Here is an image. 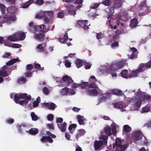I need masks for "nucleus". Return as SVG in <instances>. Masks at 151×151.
I'll use <instances>...</instances> for the list:
<instances>
[{
  "label": "nucleus",
  "mask_w": 151,
  "mask_h": 151,
  "mask_svg": "<svg viewBox=\"0 0 151 151\" xmlns=\"http://www.w3.org/2000/svg\"><path fill=\"white\" fill-rule=\"evenodd\" d=\"M31 96L26 93L16 94L14 96V100L17 104H19L21 105L26 106L27 105L29 101L31 100Z\"/></svg>",
  "instance_id": "obj_1"
},
{
  "label": "nucleus",
  "mask_w": 151,
  "mask_h": 151,
  "mask_svg": "<svg viewBox=\"0 0 151 151\" xmlns=\"http://www.w3.org/2000/svg\"><path fill=\"white\" fill-rule=\"evenodd\" d=\"M108 136L106 135H102L100 139L102 141H96L94 143V147L95 150L99 149L103 145H106L107 143V139Z\"/></svg>",
  "instance_id": "obj_2"
},
{
  "label": "nucleus",
  "mask_w": 151,
  "mask_h": 151,
  "mask_svg": "<svg viewBox=\"0 0 151 151\" xmlns=\"http://www.w3.org/2000/svg\"><path fill=\"white\" fill-rule=\"evenodd\" d=\"M127 147L125 145H122L121 139L119 138H117L115 140V143L113 145V149L115 148L114 151H124Z\"/></svg>",
  "instance_id": "obj_3"
},
{
  "label": "nucleus",
  "mask_w": 151,
  "mask_h": 151,
  "mask_svg": "<svg viewBox=\"0 0 151 151\" xmlns=\"http://www.w3.org/2000/svg\"><path fill=\"white\" fill-rule=\"evenodd\" d=\"M133 103V106L135 110H138L141 105L142 99L140 97L132 99L131 100Z\"/></svg>",
  "instance_id": "obj_4"
},
{
  "label": "nucleus",
  "mask_w": 151,
  "mask_h": 151,
  "mask_svg": "<svg viewBox=\"0 0 151 151\" xmlns=\"http://www.w3.org/2000/svg\"><path fill=\"white\" fill-rule=\"evenodd\" d=\"M142 137V133L139 131L134 132L132 136V139L135 143L137 141L141 139Z\"/></svg>",
  "instance_id": "obj_5"
},
{
  "label": "nucleus",
  "mask_w": 151,
  "mask_h": 151,
  "mask_svg": "<svg viewBox=\"0 0 151 151\" xmlns=\"http://www.w3.org/2000/svg\"><path fill=\"white\" fill-rule=\"evenodd\" d=\"M88 20H78L77 23L76 24V26H79L83 28L85 30H88L89 29L88 26H90V24L87 25V23Z\"/></svg>",
  "instance_id": "obj_6"
},
{
  "label": "nucleus",
  "mask_w": 151,
  "mask_h": 151,
  "mask_svg": "<svg viewBox=\"0 0 151 151\" xmlns=\"http://www.w3.org/2000/svg\"><path fill=\"white\" fill-rule=\"evenodd\" d=\"M16 19L14 15H6L4 17V19L1 21V23H4L6 22H14Z\"/></svg>",
  "instance_id": "obj_7"
},
{
  "label": "nucleus",
  "mask_w": 151,
  "mask_h": 151,
  "mask_svg": "<svg viewBox=\"0 0 151 151\" xmlns=\"http://www.w3.org/2000/svg\"><path fill=\"white\" fill-rule=\"evenodd\" d=\"M67 9L69 15L74 16L76 14V11L73 5L68 6L67 7Z\"/></svg>",
  "instance_id": "obj_8"
},
{
  "label": "nucleus",
  "mask_w": 151,
  "mask_h": 151,
  "mask_svg": "<svg viewBox=\"0 0 151 151\" xmlns=\"http://www.w3.org/2000/svg\"><path fill=\"white\" fill-rule=\"evenodd\" d=\"M14 36L18 38L20 40H23L26 37V35L24 32H16L14 34Z\"/></svg>",
  "instance_id": "obj_9"
},
{
  "label": "nucleus",
  "mask_w": 151,
  "mask_h": 151,
  "mask_svg": "<svg viewBox=\"0 0 151 151\" xmlns=\"http://www.w3.org/2000/svg\"><path fill=\"white\" fill-rule=\"evenodd\" d=\"M142 72V69L140 68H138L135 70L132 71L129 75V77H136L138 74Z\"/></svg>",
  "instance_id": "obj_10"
},
{
  "label": "nucleus",
  "mask_w": 151,
  "mask_h": 151,
  "mask_svg": "<svg viewBox=\"0 0 151 151\" xmlns=\"http://www.w3.org/2000/svg\"><path fill=\"white\" fill-rule=\"evenodd\" d=\"M37 25H34L33 22H31L29 24V29L32 32L33 34L36 33L37 31Z\"/></svg>",
  "instance_id": "obj_11"
},
{
  "label": "nucleus",
  "mask_w": 151,
  "mask_h": 151,
  "mask_svg": "<svg viewBox=\"0 0 151 151\" xmlns=\"http://www.w3.org/2000/svg\"><path fill=\"white\" fill-rule=\"evenodd\" d=\"M62 79L63 81H67L68 86H69L70 84L73 83V81L71 77L68 75L63 76L62 78Z\"/></svg>",
  "instance_id": "obj_12"
},
{
  "label": "nucleus",
  "mask_w": 151,
  "mask_h": 151,
  "mask_svg": "<svg viewBox=\"0 0 151 151\" xmlns=\"http://www.w3.org/2000/svg\"><path fill=\"white\" fill-rule=\"evenodd\" d=\"M87 94L89 96H96L98 94V91L95 89H93L91 90H87L86 91Z\"/></svg>",
  "instance_id": "obj_13"
},
{
  "label": "nucleus",
  "mask_w": 151,
  "mask_h": 151,
  "mask_svg": "<svg viewBox=\"0 0 151 151\" xmlns=\"http://www.w3.org/2000/svg\"><path fill=\"white\" fill-rule=\"evenodd\" d=\"M111 95V94L109 93L104 94L103 95L102 97L99 99V103L105 101L106 99H108L110 97Z\"/></svg>",
  "instance_id": "obj_14"
},
{
  "label": "nucleus",
  "mask_w": 151,
  "mask_h": 151,
  "mask_svg": "<svg viewBox=\"0 0 151 151\" xmlns=\"http://www.w3.org/2000/svg\"><path fill=\"white\" fill-rule=\"evenodd\" d=\"M67 124V123L65 122L62 124H58L57 125L58 128L61 132H65L66 130Z\"/></svg>",
  "instance_id": "obj_15"
},
{
  "label": "nucleus",
  "mask_w": 151,
  "mask_h": 151,
  "mask_svg": "<svg viewBox=\"0 0 151 151\" xmlns=\"http://www.w3.org/2000/svg\"><path fill=\"white\" fill-rule=\"evenodd\" d=\"M138 23V20L136 18H133L131 19L129 24L130 26L133 28L136 27Z\"/></svg>",
  "instance_id": "obj_16"
},
{
  "label": "nucleus",
  "mask_w": 151,
  "mask_h": 151,
  "mask_svg": "<svg viewBox=\"0 0 151 151\" xmlns=\"http://www.w3.org/2000/svg\"><path fill=\"white\" fill-rule=\"evenodd\" d=\"M69 89L67 87H65L60 90V94L62 96L67 95L69 93Z\"/></svg>",
  "instance_id": "obj_17"
},
{
  "label": "nucleus",
  "mask_w": 151,
  "mask_h": 151,
  "mask_svg": "<svg viewBox=\"0 0 151 151\" xmlns=\"http://www.w3.org/2000/svg\"><path fill=\"white\" fill-rule=\"evenodd\" d=\"M37 31H38V29L40 32H46L48 31V30L45 28V25L43 24L37 26Z\"/></svg>",
  "instance_id": "obj_18"
},
{
  "label": "nucleus",
  "mask_w": 151,
  "mask_h": 151,
  "mask_svg": "<svg viewBox=\"0 0 151 151\" xmlns=\"http://www.w3.org/2000/svg\"><path fill=\"white\" fill-rule=\"evenodd\" d=\"M34 38L37 40H40L45 37V35L43 33H34Z\"/></svg>",
  "instance_id": "obj_19"
},
{
  "label": "nucleus",
  "mask_w": 151,
  "mask_h": 151,
  "mask_svg": "<svg viewBox=\"0 0 151 151\" xmlns=\"http://www.w3.org/2000/svg\"><path fill=\"white\" fill-rule=\"evenodd\" d=\"M46 46V43L44 44H39L36 47V48L39 50L38 51L39 52H42L44 51V47Z\"/></svg>",
  "instance_id": "obj_20"
},
{
  "label": "nucleus",
  "mask_w": 151,
  "mask_h": 151,
  "mask_svg": "<svg viewBox=\"0 0 151 151\" xmlns=\"http://www.w3.org/2000/svg\"><path fill=\"white\" fill-rule=\"evenodd\" d=\"M122 4L121 0H115L114 1V4L113 7L114 8H119L122 6Z\"/></svg>",
  "instance_id": "obj_21"
},
{
  "label": "nucleus",
  "mask_w": 151,
  "mask_h": 151,
  "mask_svg": "<svg viewBox=\"0 0 151 151\" xmlns=\"http://www.w3.org/2000/svg\"><path fill=\"white\" fill-rule=\"evenodd\" d=\"M85 133V131L83 129H81L78 130L77 133L76 135V138L78 140V139L82 136L84 135Z\"/></svg>",
  "instance_id": "obj_22"
},
{
  "label": "nucleus",
  "mask_w": 151,
  "mask_h": 151,
  "mask_svg": "<svg viewBox=\"0 0 151 151\" xmlns=\"http://www.w3.org/2000/svg\"><path fill=\"white\" fill-rule=\"evenodd\" d=\"M111 92L113 94L117 96H121L123 93L122 91L118 89H113Z\"/></svg>",
  "instance_id": "obj_23"
},
{
  "label": "nucleus",
  "mask_w": 151,
  "mask_h": 151,
  "mask_svg": "<svg viewBox=\"0 0 151 151\" xmlns=\"http://www.w3.org/2000/svg\"><path fill=\"white\" fill-rule=\"evenodd\" d=\"M77 118L78 122L80 124L83 125H85V123L84 122V118L83 116H81L80 115H77Z\"/></svg>",
  "instance_id": "obj_24"
},
{
  "label": "nucleus",
  "mask_w": 151,
  "mask_h": 151,
  "mask_svg": "<svg viewBox=\"0 0 151 151\" xmlns=\"http://www.w3.org/2000/svg\"><path fill=\"white\" fill-rule=\"evenodd\" d=\"M28 132L30 134L32 135H35L38 133V130L37 128H32L30 129Z\"/></svg>",
  "instance_id": "obj_25"
},
{
  "label": "nucleus",
  "mask_w": 151,
  "mask_h": 151,
  "mask_svg": "<svg viewBox=\"0 0 151 151\" xmlns=\"http://www.w3.org/2000/svg\"><path fill=\"white\" fill-rule=\"evenodd\" d=\"M104 131L105 134L109 136H111L112 134L111 129L109 126L106 127L104 129Z\"/></svg>",
  "instance_id": "obj_26"
},
{
  "label": "nucleus",
  "mask_w": 151,
  "mask_h": 151,
  "mask_svg": "<svg viewBox=\"0 0 151 151\" xmlns=\"http://www.w3.org/2000/svg\"><path fill=\"white\" fill-rule=\"evenodd\" d=\"M34 0H29L24 4L22 6V8H28L31 4L34 3Z\"/></svg>",
  "instance_id": "obj_27"
},
{
  "label": "nucleus",
  "mask_w": 151,
  "mask_h": 151,
  "mask_svg": "<svg viewBox=\"0 0 151 151\" xmlns=\"http://www.w3.org/2000/svg\"><path fill=\"white\" fill-rule=\"evenodd\" d=\"M76 66L78 68L81 67L84 63L83 60L78 59L76 62Z\"/></svg>",
  "instance_id": "obj_28"
},
{
  "label": "nucleus",
  "mask_w": 151,
  "mask_h": 151,
  "mask_svg": "<svg viewBox=\"0 0 151 151\" xmlns=\"http://www.w3.org/2000/svg\"><path fill=\"white\" fill-rule=\"evenodd\" d=\"M128 72V70H123L121 72V76L125 78H129V75L127 74Z\"/></svg>",
  "instance_id": "obj_29"
},
{
  "label": "nucleus",
  "mask_w": 151,
  "mask_h": 151,
  "mask_svg": "<svg viewBox=\"0 0 151 151\" xmlns=\"http://www.w3.org/2000/svg\"><path fill=\"white\" fill-rule=\"evenodd\" d=\"M116 63L119 69L122 68L124 66L125 64L124 61H120L119 62H116Z\"/></svg>",
  "instance_id": "obj_30"
},
{
  "label": "nucleus",
  "mask_w": 151,
  "mask_h": 151,
  "mask_svg": "<svg viewBox=\"0 0 151 151\" xmlns=\"http://www.w3.org/2000/svg\"><path fill=\"white\" fill-rule=\"evenodd\" d=\"M110 68L111 70L114 71H115L119 69L116 63H112L110 66Z\"/></svg>",
  "instance_id": "obj_31"
},
{
  "label": "nucleus",
  "mask_w": 151,
  "mask_h": 151,
  "mask_svg": "<svg viewBox=\"0 0 151 151\" xmlns=\"http://www.w3.org/2000/svg\"><path fill=\"white\" fill-rule=\"evenodd\" d=\"M31 116L32 117V120L33 121H36L40 118L37 115H36L34 112H32L31 114Z\"/></svg>",
  "instance_id": "obj_32"
},
{
  "label": "nucleus",
  "mask_w": 151,
  "mask_h": 151,
  "mask_svg": "<svg viewBox=\"0 0 151 151\" xmlns=\"http://www.w3.org/2000/svg\"><path fill=\"white\" fill-rule=\"evenodd\" d=\"M9 75L6 70H0V76L4 77H6Z\"/></svg>",
  "instance_id": "obj_33"
},
{
  "label": "nucleus",
  "mask_w": 151,
  "mask_h": 151,
  "mask_svg": "<svg viewBox=\"0 0 151 151\" xmlns=\"http://www.w3.org/2000/svg\"><path fill=\"white\" fill-rule=\"evenodd\" d=\"M26 81V79L25 78L22 77L17 80V82L19 84H23Z\"/></svg>",
  "instance_id": "obj_34"
},
{
  "label": "nucleus",
  "mask_w": 151,
  "mask_h": 151,
  "mask_svg": "<svg viewBox=\"0 0 151 151\" xmlns=\"http://www.w3.org/2000/svg\"><path fill=\"white\" fill-rule=\"evenodd\" d=\"M123 129L125 132H129L131 131L132 129L128 125H126L123 126Z\"/></svg>",
  "instance_id": "obj_35"
},
{
  "label": "nucleus",
  "mask_w": 151,
  "mask_h": 151,
  "mask_svg": "<svg viewBox=\"0 0 151 151\" xmlns=\"http://www.w3.org/2000/svg\"><path fill=\"white\" fill-rule=\"evenodd\" d=\"M7 39L8 40L12 41H16L19 40L17 37H13L12 36H9L7 37Z\"/></svg>",
  "instance_id": "obj_36"
},
{
  "label": "nucleus",
  "mask_w": 151,
  "mask_h": 151,
  "mask_svg": "<svg viewBox=\"0 0 151 151\" xmlns=\"http://www.w3.org/2000/svg\"><path fill=\"white\" fill-rule=\"evenodd\" d=\"M127 13H125L124 15H123L120 17V19L123 21H126L128 19Z\"/></svg>",
  "instance_id": "obj_37"
},
{
  "label": "nucleus",
  "mask_w": 151,
  "mask_h": 151,
  "mask_svg": "<svg viewBox=\"0 0 151 151\" xmlns=\"http://www.w3.org/2000/svg\"><path fill=\"white\" fill-rule=\"evenodd\" d=\"M114 106L116 108L119 109H122L123 108V105L119 103H116L114 104Z\"/></svg>",
  "instance_id": "obj_38"
},
{
  "label": "nucleus",
  "mask_w": 151,
  "mask_h": 151,
  "mask_svg": "<svg viewBox=\"0 0 151 151\" xmlns=\"http://www.w3.org/2000/svg\"><path fill=\"white\" fill-rule=\"evenodd\" d=\"M102 3L105 5L109 6L111 5V2L110 0H104Z\"/></svg>",
  "instance_id": "obj_39"
},
{
  "label": "nucleus",
  "mask_w": 151,
  "mask_h": 151,
  "mask_svg": "<svg viewBox=\"0 0 151 151\" xmlns=\"http://www.w3.org/2000/svg\"><path fill=\"white\" fill-rule=\"evenodd\" d=\"M56 105L53 103H50L49 104L48 108L50 110H54L55 108Z\"/></svg>",
  "instance_id": "obj_40"
},
{
  "label": "nucleus",
  "mask_w": 151,
  "mask_h": 151,
  "mask_svg": "<svg viewBox=\"0 0 151 151\" xmlns=\"http://www.w3.org/2000/svg\"><path fill=\"white\" fill-rule=\"evenodd\" d=\"M80 87H81L82 88H84L88 86V82H83L81 83H80Z\"/></svg>",
  "instance_id": "obj_41"
},
{
  "label": "nucleus",
  "mask_w": 151,
  "mask_h": 151,
  "mask_svg": "<svg viewBox=\"0 0 151 151\" xmlns=\"http://www.w3.org/2000/svg\"><path fill=\"white\" fill-rule=\"evenodd\" d=\"M63 38V40L62 42V43L65 44L66 43L67 40L68 39V33L67 32H65Z\"/></svg>",
  "instance_id": "obj_42"
},
{
  "label": "nucleus",
  "mask_w": 151,
  "mask_h": 151,
  "mask_svg": "<svg viewBox=\"0 0 151 151\" xmlns=\"http://www.w3.org/2000/svg\"><path fill=\"white\" fill-rule=\"evenodd\" d=\"M44 16V14L43 12H41L37 14L35 16V18L38 19L41 18L42 17Z\"/></svg>",
  "instance_id": "obj_43"
},
{
  "label": "nucleus",
  "mask_w": 151,
  "mask_h": 151,
  "mask_svg": "<svg viewBox=\"0 0 151 151\" xmlns=\"http://www.w3.org/2000/svg\"><path fill=\"white\" fill-rule=\"evenodd\" d=\"M137 54L135 53L132 52L130 55H128V58L131 59H133L134 58H137Z\"/></svg>",
  "instance_id": "obj_44"
},
{
  "label": "nucleus",
  "mask_w": 151,
  "mask_h": 151,
  "mask_svg": "<svg viewBox=\"0 0 151 151\" xmlns=\"http://www.w3.org/2000/svg\"><path fill=\"white\" fill-rule=\"evenodd\" d=\"M6 7L3 4H0V9L1 11L2 14H4L6 11Z\"/></svg>",
  "instance_id": "obj_45"
},
{
  "label": "nucleus",
  "mask_w": 151,
  "mask_h": 151,
  "mask_svg": "<svg viewBox=\"0 0 151 151\" xmlns=\"http://www.w3.org/2000/svg\"><path fill=\"white\" fill-rule=\"evenodd\" d=\"M114 8L113 7H109L107 9V12L109 14H112L114 12Z\"/></svg>",
  "instance_id": "obj_46"
},
{
  "label": "nucleus",
  "mask_w": 151,
  "mask_h": 151,
  "mask_svg": "<svg viewBox=\"0 0 151 151\" xmlns=\"http://www.w3.org/2000/svg\"><path fill=\"white\" fill-rule=\"evenodd\" d=\"M42 91L46 95H48L49 93V90L46 87H44L42 89Z\"/></svg>",
  "instance_id": "obj_47"
},
{
  "label": "nucleus",
  "mask_w": 151,
  "mask_h": 151,
  "mask_svg": "<svg viewBox=\"0 0 151 151\" xmlns=\"http://www.w3.org/2000/svg\"><path fill=\"white\" fill-rule=\"evenodd\" d=\"M65 14V13L63 12H59L58 14L57 17L60 18H63L64 17Z\"/></svg>",
  "instance_id": "obj_48"
},
{
  "label": "nucleus",
  "mask_w": 151,
  "mask_h": 151,
  "mask_svg": "<svg viewBox=\"0 0 151 151\" xmlns=\"http://www.w3.org/2000/svg\"><path fill=\"white\" fill-rule=\"evenodd\" d=\"M88 87L89 88H98V87H97V85H96L95 83H92L90 84H88Z\"/></svg>",
  "instance_id": "obj_49"
},
{
  "label": "nucleus",
  "mask_w": 151,
  "mask_h": 151,
  "mask_svg": "<svg viewBox=\"0 0 151 151\" xmlns=\"http://www.w3.org/2000/svg\"><path fill=\"white\" fill-rule=\"evenodd\" d=\"M44 2L43 0H36L35 2H34V3H35L37 5L39 6H41L43 4Z\"/></svg>",
  "instance_id": "obj_50"
},
{
  "label": "nucleus",
  "mask_w": 151,
  "mask_h": 151,
  "mask_svg": "<svg viewBox=\"0 0 151 151\" xmlns=\"http://www.w3.org/2000/svg\"><path fill=\"white\" fill-rule=\"evenodd\" d=\"M104 37L103 34L101 32L97 33L96 35V38L97 39L99 40L102 38Z\"/></svg>",
  "instance_id": "obj_51"
},
{
  "label": "nucleus",
  "mask_w": 151,
  "mask_h": 151,
  "mask_svg": "<svg viewBox=\"0 0 151 151\" xmlns=\"http://www.w3.org/2000/svg\"><path fill=\"white\" fill-rule=\"evenodd\" d=\"M45 13L50 17H52L53 16L54 12L52 11H46L45 12Z\"/></svg>",
  "instance_id": "obj_52"
},
{
  "label": "nucleus",
  "mask_w": 151,
  "mask_h": 151,
  "mask_svg": "<svg viewBox=\"0 0 151 151\" xmlns=\"http://www.w3.org/2000/svg\"><path fill=\"white\" fill-rule=\"evenodd\" d=\"M47 118L49 121H52L54 118V116L52 114H49L47 116Z\"/></svg>",
  "instance_id": "obj_53"
},
{
  "label": "nucleus",
  "mask_w": 151,
  "mask_h": 151,
  "mask_svg": "<svg viewBox=\"0 0 151 151\" xmlns=\"http://www.w3.org/2000/svg\"><path fill=\"white\" fill-rule=\"evenodd\" d=\"M43 20L46 23L48 24L50 23V19L46 16H44L43 17Z\"/></svg>",
  "instance_id": "obj_54"
},
{
  "label": "nucleus",
  "mask_w": 151,
  "mask_h": 151,
  "mask_svg": "<svg viewBox=\"0 0 151 151\" xmlns=\"http://www.w3.org/2000/svg\"><path fill=\"white\" fill-rule=\"evenodd\" d=\"M34 68L33 65L31 64L27 65L26 66V68L27 70H31Z\"/></svg>",
  "instance_id": "obj_55"
},
{
  "label": "nucleus",
  "mask_w": 151,
  "mask_h": 151,
  "mask_svg": "<svg viewBox=\"0 0 151 151\" xmlns=\"http://www.w3.org/2000/svg\"><path fill=\"white\" fill-rule=\"evenodd\" d=\"M119 44L118 42H115L112 44L111 46L113 48H114L116 47H118L119 46Z\"/></svg>",
  "instance_id": "obj_56"
},
{
  "label": "nucleus",
  "mask_w": 151,
  "mask_h": 151,
  "mask_svg": "<svg viewBox=\"0 0 151 151\" xmlns=\"http://www.w3.org/2000/svg\"><path fill=\"white\" fill-rule=\"evenodd\" d=\"M33 66L35 69H37L39 70L41 68V65L38 63H35Z\"/></svg>",
  "instance_id": "obj_57"
},
{
  "label": "nucleus",
  "mask_w": 151,
  "mask_h": 151,
  "mask_svg": "<svg viewBox=\"0 0 151 151\" xmlns=\"http://www.w3.org/2000/svg\"><path fill=\"white\" fill-rule=\"evenodd\" d=\"M112 133L113 135H115L116 134V129L115 127L113 126L111 127Z\"/></svg>",
  "instance_id": "obj_58"
},
{
  "label": "nucleus",
  "mask_w": 151,
  "mask_h": 151,
  "mask_svg": "<svg viewBox=\"0 0 151 151\" xmlns=\"http://www.w3.org/2000/svg\"><path fill=\"white\" fill-rule=\"evenodd\" d=\"M142 98H143L144 99L148 100L150 99L151 100V96L147 95H143L142 96V97L140 96Z\"/></svg>",
  "instance_id": "obj_59"
},
{
  "label": "nucleus",
  "mask_w": 151,
  "mask_h": 151,
  "mask_svg": "<svg viewBox=\"0 0 151 151\" xmlns=\"http://www.w3.org/2000/svg\"><path fill=\"white\" fill-rule=\"evenodd\" d=\"M99 5V4L97 3L92 4L91 6V8L92 9H95L97 8Z\"/></svg>",
  "instance_id": "obj_60"
},
{
  "label": "nucleus",
  "mask_w": 151,
  "mask_h": 151,
  "mask_svg": "<svg viewBox=\"0 0 151 151\" xmlns=\"http://www.w3.org/2000/svg\"><path fill=\"white\" fill-rule=\"evenodd\" d=\"M48 137V136H42V138L40 139V141L42 142H45L47 141V139Z\"/></svg>",
  "instance_id": "obj_61"
},
{
  "label": "nucleus",
  "mask_w": 151,
  "mask_h": 151,
  "mask_svg": "<svg viewBox=\"0 0 151 151\" xmlns=\"http://www.w3.org/2000/svg\"><path fill=\"white\" fill-rule=\"evenodd\" d=\"M21 46V45L18 44H14L12 46V47L15 48H20Z\"/></svg>",
  "instance_id": "obj_62"
},
{
  "label": "nucleus",
  "mask_w": 151,
  "mask_h": 151,
  "mask_svg": "<svg viewBox=\"0 0 151 151\" xmlns=\"http://www.w3.org/2000/svg\"><path fill=\"white\" fill-rule=\"evenodd\" d=\"M14 121L13 119L9 118L6 120V122L7 123L9 124H12L14 123Z\"/></svg>",
  "instance_id": "obj_63"
},
{
  "label": "nucleus",
  "mask_w": 151,
  "mask_h": 151,
  "mask_svg": "<svg viewBox=\"0 0 151 151\" xmlns=\"http://www.w3.org/2000/svg\"><path fill=\"white\" fill-rule=\"evenodd\" d=\"M142 110L144 112H147L150 110V108L149 107H145L142 108Z\"/></svg>",
  "instance_id": "obj_64"
}]
</instances>
